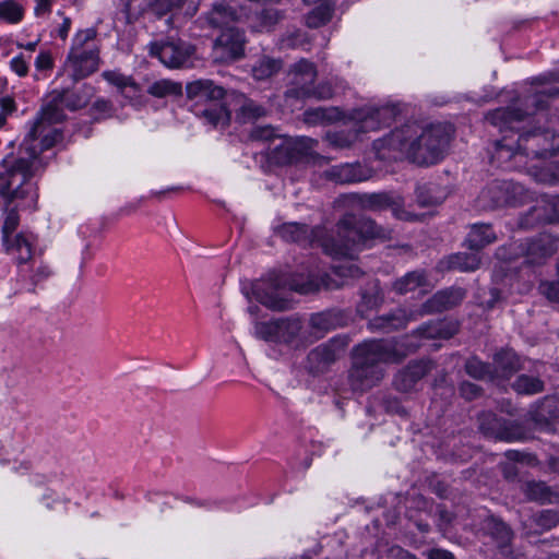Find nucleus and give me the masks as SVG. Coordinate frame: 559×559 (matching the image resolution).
<instances>
[{
    "label": "nucleus",
    "mask_w": 559,
    "mask_h": 559,
    "mask_svg": "<svg viewBox=\"0 0 559 559\" xmlns=\"http://www.w3.org/2000/svg\"><path fill=\"white\" fill-rule=\"evenodd\" d=\"M32 164L24 158H4L0 163V197L3 202L2 243L5 251L19 265V273L25 276L28 262L33 259V241L23 233L14 234L20 217V209L35 207L37 192L31 181Z\"/></svg>",
    "instance_id": "f257e3e1"
},
{
    "label": "nucleus",
    "mask_w": 559,
    "mask_h": 559,
    "mask_svg": "<svg viewBox=\"0 0 559 559\" xmlns=\"http://www.w3.org/2000/svg\"><path fill=\"white\" fill-rule=\"evenodd\" d=\"M450 139L449 129L441 123L424 126L413 121L376 140L373 150L381 160L397 159L405 154L413 163L429 166L443 159Z\"/></svg>",
    "instance_id": "f03ea898"
},
{
    "label": "nucleus",
    "mask_w": 559,
    "mask_h": 559,
    "mask_svg": "<svg viewBox=\"0 0 559 559\" xmlns=\"http://www.w3.org/2000/svg\"><path fill=\"white\" fill-rule=\"evenodd\" d=\"M406 356L396 344L385 340L365 341L353 349L348 381L354 391L365 392L384 378V364L400 362Z\"/></svg>",
    "instance_id": "7ed1b4c3"
},
{
    "label": "nucleus",
    "mask_w": 559,
    "mask_h": 559,
    "mask_svg": "<svg viewBox=\"0 0 559 559\" xmlns=\"http://www.w3.org/2000/svg\"><path fill=\"white\" fill-rule=\"evenodd\" d=\"M389 230L365 216L346 214L337 223V237L325 239L324 251L335 257H355L358 246L367 239H386Z\"/></svg>",
    "instance_id": "20e7f679"
},
{
    "label": "nucleus",
    "mask_w": 559,
    "mask_h": 559,
    "mask_svg": "<svg viewBox=\"0 0 559 559\" xmlns=\"http://www.w3.org/2000/svg\"><path fill=\"white\" fill-rule=\"evenodd\" d=\"M534 83L536 84L534 92L524 99L526 110L514 107L497 108L487 114V121L498 127L501 131L513 129L514 123L522 121L533 112L532 109H544L551 99L559 96V75H543L536 78Z\"/></svg>",
    "instance_id": "39448f33"
},
{
    "label": "nucleus",
    "mask_w": 559,
    "mask_h": 559,
    "mask_svg": "<svg viewBox=\"0 0 559 559\" xmlns=\"http://www.w3.org/2000/svg\"><path fill=\"white\" fill-rule=\"evenodd\" d=\"M189 99L194 102L195 115L213 127H225L230 119L229 111L218 100L226 95L224 87L211 80H197L186 86Z\"/></svg>",
    "instance_id": "423d86ee"
},
{
    "label": "nucleus",
    "mask_w": 559,
    "mask_h": 559,
    "mask_svg": "<svg viewBox=\"0 0 559 559\" xmlns=\"http://www.w3.org/2000/svg\"><path fill=\"white\" fill-rule=\"evenodd\" d=\"M397 115L395 106L385 105L382 107H364L354 110L353 120L355 121L354 128L350 130H341L337 132L329 133L328 140L330 144L337 148L349 147L357 141L360 133L374 131L381 126L390 124Z\"/></svg>",
    "instance_id": "0eeeda50"
},
{
    "label": "nucleus",
    "mask_w": 559,
    "mask_h": 559,
    "mask_svg": "<svg viewBox=\"0 0 559 559\" xmlns=\"http://www.w3.org/2000/svg\"><path fill=\"white\" fill-rule=\"evenodd\" d=\"M318 76L317 67L307 59H300L290 66L287 73L288 84L285 92L286 98L297 100L317 99L325 100L333 96V88L330 83L321 82L314 84Z\"/></svg>",
    "instance_id": "6e6552de"
},
{
    "label": "nucleus",
    "mask_w": 559,
    "mask_h": 559,
    "mask_svg": "<svg viewBox=\"0 0 559 559\" xmlns=\"http://www.w3.org/2000/svg\"><path fill=\"white\" fill-rule=\"evenodd\" d=\"M559 152V133L550 129H535L520 134L516 150L501 142L497 143V154L515 159L521 163L523 157L545 158Z\"/></svg>",
    "instance_id": "1a4fd4ad"
},
{
    "label": "nucleus",
    "mask_w": 559,
    "mask_h": 559,
    "mask_svg": "<svg viewBox=\"0 0 559 559\" xmlns=\"http://www.w3.org/2000/svg\"><path fill=\"white\" fill-rule=\"evenodd\" d=\"M257 337L276 344H284L293 348H302L311 344V337L305 329L300 317L294 314L254 325Z\"/></svg>",
    "instance_id": "9d476101"
},
{
    "label": "nucleus",
    "mask_w": 559,
    "mask_h": 559,
    "mask_svg": "<svg viewBox=\"0 0 559 559\" xmlns=\"http://www.w3.org/2000/svg\"><path fill=\"white\" fill-rule=\"evenodd\" d=\"M305 283L302 277H294L289 282L278 275H270L267 278L258 280L250 285V290L243 288L246 297L250 300L251 296L266 308L275 311H284L292 308V300L288 292H295L292 283ZM296 293H298L296 290Z\"/></svg>",
    "instance_id": "9b49d317"
},
{
    "label": "nucleus",
    "mask_w": 559,
    "mask_h": 559,
    "mask_svg": "<svg viewBox=\"0 0 559 559\" xmlns=\"http://www.w3.org/2000/svg\"><path fill=\"white\" fill-rule=\"evenodd\" d=\"M513 258H522L523 264L544 265L559 249V239L551 234L542 233L514 241L511 245Z\"/></svg>",
    "instance_id": "f8f14e48"
},
{
    "label": "nucleus",
    "mask_w": 559,
    "mask_h": 559,
    "mask_svg": "<svg viewBox=\"0 0 559 559\" xmlns=\"http://www.w3.org/2000/svg\"><path fill=\"white\" fill-rule=\"evenodd\" d=\"M336 258L335 255H333ZM348 260L334 264L332 266V275L322 274L316 275L309 273L305 283H298L294 281L292 288L297 290L299 294H311L319 290L321 287L326 289L338 288L346 284V278H357L361 275L360 269L352 261L354 259L345 257Z\"/></svg>",
    "instance_id": "ddd939ff"
},
{
    "label": "nucleus",
    "mask_w": 559,
    "mask_h": 559,
    "mask_svg": "<svg viewBox=\"0 0 559 559\" xmlns=\"http://www.w3.org/2000/svg\"><path fill=\"white\" fill-rule=\"evenodd\" d=\"M524 193V187L520 183L512 180H495L480 192L478 202L483 209L493 210L521 203Z\"/></svg>",
    "instance_id": "4468645a"
},
{
    "label": "nucleus",
    "mask_w": 559,
    "mask_h": 559,
    "mask_svg": "<svg viewBox=\"0 0 559 559\" xmlns=\"http://www.w3.org/2000/svg\"><path fill=\"white\" fill-rule=\"evenodd\" d=\"M349 344L347 335H336L328 342L311 349L306 358V369L311 374L324 373Z\"/></svg>",
    "instance_id": "2eb2a0df"
},
{
    "label": "nucleus",
    "mask_w": 559,
    "mask_h": 559,
    "mask_svg": "<svg viewBox=\"0 0 559 559\" xmlns=\"http://www.w3.org/2000/svg\"><path fill=\"white\" fill-rule=\"evenodd\" d=\"M99 66V51L96 45H88V50H70L58 78H67L72 83L91 75Z\"/></svg>",
    "instance_id": "dca6fc26"
},
{
    "label": "nucleus",
    "mask_w": 559,
    "mask_h": 559,
    "mask_svg": "<svg viewBox=\"0 0 559 559\" xmlns=\"http://www.w3.org/2000/svg\"><path fill=\"white\" fill-rule=\"evenodd\" d=\"M148 52L168 68H181L188 63L194 48L181 39L170 38L165 41L151 43Z\"/></svg>",
    "instance_id": "f3484780"
},
{
    "label": "nucleus",
    "mask_w": 559,
    "mask_h": 559,
    "mask_svg": "<svg viewBox=\"0 0 559 559\" xmlns=\"http://www.w3.org/2000/svg\"><path fill=\"white\" fill-rule=\"evenodd\" d=\"M361 205L369 211L391 210L393 215L402 221L413 222L419 218V215L411 213L404 207V200L401 195L390 192H378L364 194Z\"/></svg>",
    "instance_id": "a211bd4d"
},
{
    "label": "nucleus",
    "mask_w": 559,
    "mask_h": 559,
    "mask_svg": "<svg viewBox=\"0 0 559 559\" xmlns=\"http://www.w3.org/2000/svg\"><path fill=\"white\" fill-rule=\"evenodd\" d=\"M544 223H559V197H544L519 218V226L533 228Z\"/></svg>",
    "instance_id": "6ab92c4d"
},
{
    "label": "nucleus",
    "mask_w": 559,
    "mask_h": 559,
    "mask_svg": "<svg viewBox=\"0 0 559 559\" xmlns=\"http://www.w3.org/2000/svg\"><path fill=\"white\" fill-rule=\"evenodd\" d=\"M245 33L237 27H226L215 41V52L223 61L240 59L245 52Z\"/></svg>",
    "instance_id": "aec40b11"
},
{
    "label": "nucleus",
    "mask_w": 559,
    "mask_h": 559,
    "mask_svg": "<svg viewBox=\"0 0 559 559\" xmlns=\"http://www.w3.org/2000/svg\"><path fill=\"white\" fill-rule=\"evenodd\" d=\"M38 139H40V151H45L49 150L61 140V133L58 129L45 124V131L41 134L37 133L35 138L31 136V132L27 134L21 145V150L26 154V156H21L20 158H24L33 165L32 177L35 175L38 164V150L37 145L33 144V142Z\"/></svg>",
    "instance_id": "412c9836"
},
{
    "label": "nucleus",
    "mask_w": 559,
    "mask_h": 559,
    "mask_svg": "<svg viewBox=\"0 0 559 559\" xmlns=\"http://www.w3.org/2000/svg\"><path fill=\"white\" fill-rule=\"evenodd\" d=\"M345 324L344 313L340 310H325L312 313L309 318L308 335L311 343L323 338L329 332Z\"/></svg>",
    "instance_id": "4be33fe9"
},
{
    "label": "nucleus",
    "mask_w": 559,
    "mask_h": 559,
    "mask_svg": "<svg viewBox=\"0 0 559 559\" xmlns=\"http://www.w3.org/2000/svg\"><path fill=\"white\" fill-rule=\"evenodd\" d=\"M64 109L67 108L62 104V96H57L55 91H52L31 129V136L35 138L37 133L41 134L45 131V124L51 126L61 122L66 117Z\"/></svg>",
    "instance_id": "5701e85b"
},
{
    "label": "nucleus",
    "mask_w": 559,
    "mask_h": 559,
    "mask_svg": "<svg viewBox=\"0 0 559 559\" xmlns=\"http://www.w3.org/2000/svg\"><path fill=\"white\" fill-rule=\"evenodd\" d=\"M419 317V310L397 308L390 313L372 319L369 326L372 331L391 332L405 328L408 322L415 321Z\"/></svg>",
    "instance_id": "b1692460"
},
{
    "label": "nucleus",
    "mask_w": 559,
    "mask_h": 559,
    "mask_svg": "<svg viewBox=\"0 0 559 559\" xmlns=\"http://www.w3.org/2000/svg\"><path fill=\"white\" fill-rule=\"evenodd\" d=\"M430 369L431 362L428 360L411 361L395 374L393 381L394 386L401 392H408L414 389L416 383L423 379Z\"/></svg>",
    "instance_id": "393cba45"
},
{
    "label": "nucleus",
    "mask_w": 559,
    "mask_h": 559,
    "mask_svg": "<svg viewBox=\"0 0 559 559\" xmlns=\"http://www.w3.org/2000/svg\"><path fill=\"white\" fill-rule=\"evenodd\" d=\"M465 298L463 288H449L438 292L419 310L420 317L431 312H442L459 305Z\"/></svg>",
    "instance_id": "a878e982"
},
{
    "label": "nucleus",
    "mask_w": 559,
    "mask_h": 559,
    "mask_svg": "<svg viewBox=\"0 0 559 559\" xmlns=\"http://www.w3.org/2000/svg\"><path fill=\"white\" fill-rule=\"evenodd\" d=\"M457 331V326L453 322L444 320H432L418 326L413 334L421 338H443L452 337Z\"/></svg>",
    "instance_id": "bb28decb"
},
{
    "label": "nucleus",
    "mask_w": 559,
    "mask_h": 559,
    "mask_svg": "<svg viewBox=\"0 0 559 559\" xmlns=\"http://www.w3.org/2000/svg\"><path fill=\"white\" fill-rule=\"evenodd\" d=\"M328 177L340 183H352L367 180L369 170L360 164H344L334 166L326 173Z\"/></svg>",
    "instance_id": "cd10ccee"
},
{
    "label": "nucleus",
    "mask_w": 559,
    "mask_h": 559,
    "mask_svg": "<svg viewBox=\"0 0 559 559\" xmlns=\"http://www.w3.org/2000/svg\"><path fill=\"white\" fill-rule=\"evenodd\" d=\"M237 119L242 123L254 122L267 115V109L243 94H236Z\"/></svg>",
    "instance_id": "c85d7f7f"
},
{
    "label": "nucleus",
    "mask_w": 559,
    "mask_h": 559,
    "mask_svg": "<svg viewBox=\"0 0 559 559\" xmlns=\"http://www.w3.org/2000/svg\"><path fill=\"white\" fill-rule=\"evenodd\" d=\"M448 197L445 188L438 183L427 182L416 188V202L421 207L437 206Z\"/></svg>",
    "instance_id": "c756f323"
},
{
    "label": "nucleus",
    "mask_w": 559,
    "mask_h": 559,
    "mask_svg": "<svg viewBox=\"0 0 559 559\" xmlns=\"http://www.w3.org/2000/svg\"><path fill=\"white\" fill-rule=\"evenodd\" d=\"M206 21L213 27H228V24L236 22L239 19V14L226 2H215L205 15Z\"/></svg>",
    "instance_id": "7c9ffc66"
},
{
    "label": "nucleus",
    "mask_w": 559,
    "mask_h": 559,
    "mask_svg": "<svg viewBox=\"0 0 559 559\" xmlns=\"http://www.w3.org/2000/svg\"><path fill=\"white\" fill-rule=\"evenodd\" d=\"M55 93L57 96H62V104L67 109L74 111L84 107L88 103V99L92 96V87L87 85H83L76 90L63 87L60 91L55 90Z\"/></svg>",
    "instance_id": "2f4dec72"
},
{
    "label": "nucleus",
    "mask_w": 559,
    "mask_h": 559,
    "mask_svg": "<svg viewBox=\"0 0 559 559\" xmlns=\"http://www.w3.org/2000/svg\"><path fill=\"white\" fill-rule=\"evenodd\" d=\"M278 235L286 241L306 245L312 241L314 231L306 224L286 223L278 228Z\"/></svg>",
    "instance_id": "473e14b6"
},
{
    "label": "nucleus",
    "mask_w": 559,
    "mask_h": 559,
    "mask_svg": "<svg viewBox=\"0 0 559 559\" xmlns=\"http://www.w3.org/2000/svg\"><path fill=\"white\" fill-rule=\"evenodd\" d=\"M480 254L478 251L466 253L459 252L448 257L441 264L447 263V270H456L460 272H474L480 266Z\"/></svg>",
    "instance_id": "72a5a7b5"
},
{
    "label": "nucleus",
    "mask_w": 559,
    "mask_h": 559,
    "mask_svg": "<svg viewBox=\"0 0 559 559\" xmlns=\"http://www.w3.org/2000/svg\"><path fill=\"white\" fill-rule=\"evenodd\" d=\"M493 241H496V234L489 224L473 225L466 238L468 248L475 251H479Z\"/></svg>",
    "instance_id": "f704fd0d"
},
{
    "label": "nucleus",
    "mask_w": 559,
    "mask_h": 559,
    "mask_svg": "<svg viewBox=\"0 0 559 559\" xmlns=\"http://www.w3.org/2000/svg\"><path fill=\"white\" fill-rule=\"evenodd\" d=\"M425 285H427L426 273L424 271L416 270L408 272L404 276L396 280L393 284V288L399 294H406Z\"/></svg>",
    "instance_id": "c9c22d12"
},
{
    "label": "nucleus",
    "mask_w": 559,
    "mask_h": 559,
    "mask_svg": "<svg viewBox=\"0 0 559 559\" xmlns=\"http://www.w3.org/2000/svg\"><path fill=\"white\" fill-rule=\"evenodd\" d=\"M187 2V13L193 15L198 10V4L193 0H153L151 8L156 15L163 16L181 9Z\"/></svg>",
    "instance_id": "e433bc0d"
},
{
    "label": "nucleus",
    "mask_w": 559,
    "mask_h": 559,
    "mask_svg": "<svg viewBox=\"0 0 559 559\" xmlns=\"http://www.w3.org/2000/svg\"><path fill=\"white\" fill-rule=\"evenodd\" d=\"M25 10L17 0L0 1V20L9 24H19L24 17Z\"/></svg>",
    "instance_id": "4c0bfd02"
},
{
    "label": "nucleus",
    "mask_w": 559,
    "mask_h": 559,
    "mask_svg": "<svg viewBox=\"0 0 559 559\" xmlns=\"http://www.w3.org/2000/svg\"><path fill=\"white\" fill-rule=\"evenodd\" d=\"M147 93L154 97H166V96H177L181 95L182 86L180 83L163 79L153 82L148 88Z\"/></svg>",
    "instance_id": "58836bf2"
},
{
    "label": "nucleus",
    "mask_w": 559,
    "mask_h": 559,
    "mask_svg": "<svg viewBox=\"0 0 559 559\" xmlns=\"http://www.w3.org/2000/svg\"><path fill=\"white\" fill-rule=\"evenodd\" d=\"M102 75L109 84L116 86L123 94L127 90L133 92V95L139 92V85L131 76L118 71H105Z\"/></svg>",
    "instance_id": "ea45409f"
},
{
    "label": "nucleus",
    "mask_w": 559,
    "mask_h": 559,
    "mask_svg": "<svg viewBox=\"0 0 559 559\" xmlns=\"http://www.w3.org/2000/svg\"><path fill=\"white\" fill-rule=\"evenodd\" d=\"M495 373L509 377L518 369V357L512 352H501L495 355Z\"/></svg>",
    "instance_id": "a19ab883"
},
{
    "label": "nucleus",
    "mask_w": 559,
    "mask_h": 559,
    "mask_svg": "<svg viewBox=\"0 0 559 559\" xmlns=\"http://www.w3.org/2000/svg\"><path fill=\"white\" fill-rule=\"evenodd\" d=\"M281 69V61L263 57L252 68V75L258 81H263L274 75Z\"/></svg>",
    "instance_id": "79ce46f5"
},
{
    "label": "nucleus",
    "mask_w": 559,
    "mask_h": 559,
    "mask_svg": "<svg viewBox=\"0 0 559 559\" xmlns=\"http://www.w3.org/2000/svg\"><path fill=\"white\" fill-rule=\"evenodd\" d=\"M512 388L520 394H536L544 390V382L537 377L521 374L512 383Z\"/></svg>",
    "instance_id": "37998d69"
},
{
    "label": "nucleus",
    "mask_w": 559,
    "mask_h": 559,
    "mask_svg": "<svg viewBox=\"0 0 559 559\" xmlns=\"http://www.w3.org/2000/svg\"><path fill=\"white\" fill-rule=\"evenodd\" d=\"M332 7L330 2H322L316 5L306 17V23L311 28L320 27L330 21Z\"/></svg>",
    "instance_id": "c03bdc74"
},
{
    "label": "nucleus",
    "mask_w": 559,
    "mask_h": 559,
    "mask_svg": "<svg viewBox=\"0 0 559 559\" xmlns=\"http://www.w3.org/2000/svg\"><path fill=\"white\" fill-rule=\"evenodd\" d=\"M533 176L540 183L549 186L559 185V163H551L544 168L536 169Z\"/></svg>",
    "instance_id": "a18cd8bd"
},
{
    "label": "nucleus",
    "mask_w": 559,
    "mask_h": 559,
    "mask_svg": "<svg viewBox=\"0 0 559 559\" xmlns=\"http://www.w3.org/2000/svg\"><path fill=\"white\" fill-rule=\"evenodd\" d=\"M282 19L281 12L276 9H264L257 15L258 25L254 27L259 32H269Z\"/></svg>",
    "instance_id": "49530a36"
},
{
    "label": "nucleus",
    "mask_w": 559,
    "mask_h": 559,
    "mask_svg": "<svg viewBox=\"0 0 559 559\" xmlns=\"http://www.w3.org/2000/svg\"><path fill=\"white\" fill-rule=\"evenodd\" d=\"M465 370L471 377L481 380L492 376L491 367L477 358H471L465 364Z\"/></svg>",
    "instance_id": "de8ad7c7"
},
{
    "label": "nucleus",
    "mask_w": 559,
    "mask_h": 559,
    "mask_svg": "<svg viewBox=\"0 0 559 559\" xmlns=\"http://www.w3.org/2000/svg\"><path fill=\"white\" fill-rule=\"evenodd\" d=\"M96 34L94 28L78 32L73 38L71 50H88V45H95L94 39Z\"/></svg>",
    "instance_id": "09e8293b"
},
{
    "label": "nucleus",
    "mask_w": 559,
    "mask_h": 559,
    "mask_svg": "<svg viewBox=\"0 0 559 559\" xmlns=\"http://www.w3.org/2000/svg\"><path fill=\"white\" fill-rule=\"evenodd\" d=\"M332 119L330 110L323 107L311 108L304 112V120L308 124H319Z\"/></svg>",
    "instance_id": "8fccbe9b"
},
{
    "label": "nucleus",
    "mask_w": 559,
    "mask_h": 559,
    "mask_svg": "<svg viewBox=\"0 0 559 559\" xmlns=\"http://www.w3.org/2000/svg\"><path fill=\"white\" fill-rule=\"evenodd\" d=\"M525 493L531 500L546 501L549 498V488L545 483H527L525 486Z\"/></svg>",
    "instance_id": "3c124183"
},
{
    "label": "nucleus",
    "mask_w": 559,
    "mask_h": 559,
    "mask_svg": "<svg viewBox=\"0 0 559 559\" xmlns=\"http://www.w3.org/2000/svg\"><path fill=\"white\" fill-rule=\"evenodd\" d=\"M29 271H31L29 281L34 286L48 280L52 275L51 267L49 266V264H47L44 261H40L39 264L36 265L35 267L32 266Z\"/></svg>",
    "instance_id": "603ef678"
},
{
    "label": "nucleus",
    "mask_w": 559,
    "mask_h": 559,
    "mask_svg": "<svg viewBox=\"0 0 559 559\" xmlns=\"http://www.w3.org/2000/svg\"><path fill=\"white\" fill-rule=\"evenodd\" d=\"M538 289L549 301L559 302V281L542 282Z\"/></svg>",
    "instance_id": "864d4df0"
},
{
    "label": "nucleus",
    "mask_w": 559,
    "mask_h": 559,
    "mask_svg": "<svg viewBox=\"0 0 559 559\" xmlns=\"http://www.w3.org/2000/svg\"><path fill=\"white\" fill-rule=\"evenodd\" d=\"M15 110L16 104L13 98H0V128L5 126L8 116L12 115Z\"/></svg>",
    "instance_id": "5fc2aeb1"
},
{
    "label": "nucleus",
    "mask_w": 559,
    "mask_h": 559,
    "mask_svg": "<svg viewBox=\"0 0 559 559\" xmlns=\"http://www.w3.org/2000/svg\"><path fill=\"white\" fill-rule=\"evenodd\" d=\"M11 70L19 76H26L29 70V62L23 53L17 55L10 61Z\"/></svg>",
    "instance_id": "6e6d98bb"
},
{
    "label": "nucleus",
    "mask_w": 559,
    "mask_h": 559,
    "mask_svg": "<svg viewBox=\"0 0 559 559\" xmlns=\"http://www.w3.org/2000/svg\"><path fill=\"white\" fill-rule=\"evenodd\" d=\"M35 68L37 71H48L53 68V59L49 51H40L35 59Z\"/></svg>",
    "instance_id": "4d7b16f0"
},
{
    "label": "nucleus",
    "mask_w": 559,
    "mask_h": 559,
    "mask_svg": "<svg viewBox=\"0 0 559 559\" xmlns=\"http://www.w3.org/2000/svg\"><path fill=\"white\" fill-rule=\"evenodd\" d=\"M274 136V129L270 126L254 127L250 132V138L252 140L269 141Z\"/></svg>",
    "instance_id": "13d9d810"
},
{
    "label": "nucleus",
    "mask_w": 559,
    "mask_h": 559,
    "mask_svg": "<svg viewBox=\"0 0 559 559\" xmlns=\"http://www.w3.org/2000/svg\"><path fill=\"white\" fill-rule=\"evenodd\" d=\"M537 521L540 526L548 530L558 523L559 515L557 512L546 510V511L540 512Z\"/></svg>",
    "instance_id": "bf43d9fd"
},
{
    "label": "nucleus",
    "mask_w": 559,
    "mask_h": 559,
    "mask_svg": "<svg viewBox=\"0 0 559 559\" xmlns=\"http://www.w3.org/2000/svg\"><path fill=\"white\" fill-rule=\"evenodd\" d=\"M460 392L466 400H473L480 394V388L472 382H463Z\"/></svg>",
    "instance_id": "052dcab7"
},
{
    "label": "nucleus",
    "mask_w": 559,
    "mask_h": 559,
    "mask_svg": "<svg viewBox=\"0 0 559 559\" xmlns=\"http://www.w3.org/2000/svg\"><path fill=\"white\" fill-rule=\"evenodd\" d=\"M362 300L368 308H374L381 302L382 297L380 296V292L376 289L374 293L371 294L364 293Z\"/></svg>",
    "instance_id": "680f3d73"
},
{
    "label": "nucleus",
    "mask_w": 559,
    "mask_h": 559,
    "mask_svg": "<svg viewBox=\"0 0 559 559\" xmlns=\"http://www.w3.org/2000/svg\"><path fill=\"white\" fill-rule=\"evenodd\" d=\"M305 40H306V35L301 32H296V33L292 34L290 36H288L284 40V43H285V46H287V47H298V46H302Z\"/></svg>",
    "instance_id": "e2e57ef3"
},
{
    "label": "nucleus",
    "mask_w": 559,
    "mask_h": 559,
    "mask_svg": "<svg viewBox=\"0 0 559 559\" xmlns=\"http://www.w3.org/2000/svg\"><path fill=\"white\" fill-rule=\"evenodd\" d=\"M496 532L498 538H500L503 543L509 542L511 538V531L510 528L502 522H496Z\"/></svg>",
    "instance_id": "0e129e2a"
},
{
    "label": "nucleus",
    "mask_w": 559,
    "mask_h": 559,
    "mask_svg": "<svg viewBox=\"0 0 559 559\" xmlns=\"http://www.w3.org/2000/svg\"><path fill=\"white\" fill-rule=\"evenodd\" d=\"M427 559H455L453 554L439 548L430 549L427 552Z\"/></svg>",
    "instance_id": "69168bd1"
},
{
    "label": "nucleus",
    "mask_w": 559,
    "mask_h": 559,
    "mask_svg": "<svg viewBox=\"0 0 559 559\" xmlns=\"http://www.w3.org/2000/svg\"><path fill=\"white\" fill-rule=\"evenodd\" d=\"M497 437L501 440L506 441H515L519 440L521 435L518 431H514L508 427L497 432Z\"/></svg>",
    "instance_id": "338daca9"
},
{
    "label": "nucleus",
    "mask_w": 559,
    "mask_h": 559,
    "mask_svg": "<svg viewBox=\"0 0 559 559\" xmlns=\"http://www.w3.org/2000/svg\"><path fill=\"white\" fill-rule=\"evenodd\" d=\"M36 5L34 9L35 14L38 16L43 13L50 12L52 0H35Z\"/></svg>",
    "instance_id": "774afa93"
}]
</instances>
